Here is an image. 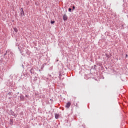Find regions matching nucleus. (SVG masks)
<instances>
[{"label":"nucleus","mask_w":128,"mask_h":128,"mask_svg":"<svg viewBox=\"0 0 128 128\" xmlns=\"http://www.w3.org/2000/svg\"><path fill=\"white\" fill-rule=\"evenodd\" d=\"M72 8H73V10H74V8H75L74 6L72 7Z\"/></svg>","instance_id":"obj_8"},{"label":"nucleus","mask_w":128,"mask_h":128,"mask_svg":"<svg viewBox=\"0 0 128 128\" xmlns=\"http://www.w3.org/2000/svg\"><path fill=\"white\" fill-rule=\"evenodd\" d=\"M71 104H70V102H68L66 105V108H69Z\"/></svg>","instance_id":"obj_1"},{"label":"nucleus","mask_w":128,"mask_h":128,"mask_svg":"<svg viewBox=\"0 0 128 128\" xmlns=\"http://www.w3.org/2000/svg\"><path fill=\"white\" fill-rule=\"evenodd\" d=\"M26 98H28V95H26Z\"/></svg>","instance_id":"obj_11"},{"label":"nucleus","mask_w":128,"mask_h":128,"mask_svg":"<svg viewBox=\"0 0 128 128\" xmlns=\"http://www.w3.org/2000/svg\"><path fill=\"white\" fill-rule=\"evenodd\" d=\"M14 30L15 32H18V28H14Z\"/></svg>","instance_id":"obj_5"},{"label":"nucleus","mask_w":128,"mask_h":128,"mask_svg":"<svg viewBox=\"0 0 128 128\" xmlns=\"http://www.w3.org/2000/svg\"><path fill=\"white\" fill-rule=\"evenodd\" d=\"M128 54H126V58H128Z\"/></svg>","instance_id":"obj_10"},{"label":"nucleus","mask_w":128,"mask_h":128,"mask_svg":"<svg viewBox=\"0 0 128 128\" xmlns=\"http://www.w3.org/2000/svg\"><path fill=\"white\" fill-rule=\"evenodd\" d=\"M50 24H54V21H51Z\"/></svg>","instance_id":"obj_7"},{"label":"nucleus","mask_w":128,"mask_h":128,"mask_svg":"<svg viewBox=\"0 0 128 128\" xmlns=\"http://www.w3.org/2000/svg\"><path fill=\"white\" fill-rule=\"evenodd\" d=\"M63 20H68V16H66V14H64L63 16Z\"/></svg>","instance_id":"obj_2"},{"label":"nucleus","mask_w":128,"mask_h":128,"mask_svg":"<svg viewBox=\"0 0 128 128\" xmlns=\"http://www.w3.org/2000/svg\"><path fill=\"white\" fill-rule=\"evenodd\" d=\"M54 116H55V118H56V119L58 118V117L60 116V115H59L58 114H54Z\"/></svg>","instance_id":"obj_3"},{"label":"nucleus","mask_w":128,"mask_h":128,"mask_svg":"<svg viewBox=\"0 0 128 128\" xmlns=\"http://www.w3.org/2000/svg\"><path fill=\"white\" fill-rule=\"evenodd\" d=\"M68 12H72V8H68Z\"/></svg>","instance_id":"obj_6"},{"label":"nucleus","mask_w":128,"mask_h":128,"mask_svg":"<svg viewBox=\"0 0 128 128\" xmlns=\"http://www.w3.org/2000/svg\"><path fill=\"white\" fill-rule=\"evenodd\" d=\"M22 12L24 14V10H22Z\"/></svg>","instance_id":"obj_9"},{"label":"nucleus","mask_w":128,"mask_h":128,"mask_svg":"<svg viewBox=\"0 0 128 128\" xmlns=\"http://www.w3.org/2000/svg\"><path fill=\"white\" fill-rule=\"evenodd\" d=\"M20 98L22 100H24V96H20Z\"/></svg>","instance_id":"obj_4"}]
</instances>
